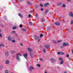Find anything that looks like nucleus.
<instances>
[{"mask_svg":"<svg viewBox=\"0 0 73 73\" xmlns=\"http://www.w3.org/2000/svg\"><path fill=\"white\" fill-rule=\"evenodd\" d=\"M20 2H22V1H23V0H20Z\"/></svg>","mask_w":73,"mask_h":73,"instance_id":"obj_55","label":"nucleus"},{"mask_svg":"<svg viewBox=\"0 0 73 73\" xmlns=\"http://www.w3.org/2000/svg\"><path fill=\"white\" fill-rule=\"evenodd\" d=\"M40 40L39 39H38V42H40Z\"/></svg>","mask_w":73,"mask_h":73,"instance_id":"obj_42","label":"nucleus"},{"mask_svg":"<svg viewBox=\"0 0 73 73\" xmlns=\"http://www.w3.org/2000/svg\"><path fill=\"white\" fill-rule=\"evenodd\" d=\"M71 24H72L73 25V20H72L71 21Z\"/></svg>","mask_w":73,"mask_h":73,"instance_id":"obj_31","label":"nucleus"},{"mask_svg":"<svg viewBox=\"0 0 73 73\" xmlns=\"http://www.w3.org/2000/svg\"><path fill=\"white\" fill-rule=\"evenodd\" d=\"M60 17V18H62V17Z\"/></svg>","mask_w":73,"mask_h":73,"instance_id":"obj_62","label":"nucleus"},{"mask_svg":"<svg viewBox=\"0 0 73 73\" xmlns=\"http://www.w3.org/2000/svg\"><path fill=\"white\" fill-rule=\"evenodd\" d=\"M30 25H32V22H30Z\"/></svg>","mask_w":73,"mask_h":73,"instance_id":"obj_48","label":"nucleus"},{"mask_svg":"<svg viewBox=\"0 0 73 73\" xmlns=\"http://www.w3.org/2000/svg\"><path fill=\"white\" fill-rule=\"evenodd\" d=\"M58 54H61V53H60V52H58Z\"/></svg>","mask_w":73,"mask_h":73,"instance_id":"obj_52","label":"nucleus"},{"mask_svg":"<svg viewBox=\"0 0 73 73\" xmlns=\"http://www.w3.org/2000/svg\"><path fill=\"white\" fill-rule=\"evenodd\" d=\"M65 20L63 21V23H65Z\"/></svg>","mask_w":73,"mask_h":73,"instance_id":"obj_59","label":"nucleus"},{"mask_svg":"<svg viewBox=\"0 0 73 73\" xmlns=\"http://www.w3.org/2000/svg\"><path fill=\"white\" fill-rule=\"evenodd\" d=\"M0 37H1V38H2L3 37V36L1 33H0Z\"/></svg>","mask_w":73,"mask_h":73,"instance_id":"obj_30","label":"nucleus"},{"mask_svg":"<svg viewBox=\"0 0 73 73\" xmlns=\"http://www.w3.org/2000/svg\"><path fill=\"white\" fill-rule=\"evenodd\" d=\"M64 73H67V72L65 71V72H64Z\"/></svg>","mask_w":73,"mask_h":73,"instance_id":"obj_60","label":"nucleus"},{"mask_svg":"<svg viewBox=\"0 0 73 73\" xmlns=\"http://www.w3.org/2000/svg\"><path fill=\"white\" fill-rule=\"evenodd\" d=\"M71 0H67V1H68V2H69Z\"/></svg>","mask_w":73,"mask_h":73,"instance_id":"obj_54","label":"nucleus"},{"mask_svg":"<svg viewBox=\"0 0 73 73\" xmlns=\"http://www.w3.org/2000/svg\"><path fill=\"white\" fill-rule=\"evenodd\" d=\"M43 10H44V9H43L41 8V11H43Z\"/></svg>","mask_w":73,"mask_h":73,"instance_id":"obj_53","label":"nucleus"},{"mask_svg":"<svg viewBox=\"0 0 73 73\" xmlns=\"http://www.w3.org/2000/svg\"><path fill=\"white\" fill-rule=\"evenodd\" d=\"M12 41L14 43V42H15V40H12Z\"/></svg>","mask_w":73,"mask_h":73,"instance_id":"obj_41","label":"nucleus"},{"mask_svg":"<svg viewBox=\"0 0 73 73\" xmlns=\"http://www.w3.org/2000/svg\"><path fill=\"white\" fill-rule=\"evenodd\" d=\"M15 36H16V37L18 36V35L17 33H15Z\"/></svg>","mask_w":73,"mask_h":73,"instance_id":"obj_46","label":"nucleus"},{"mask_svg":"<svg viewBox=\"0 0 73 73\" xmlns=\"http://www.w3.org/2000/svg\"><path fill=\"white\" fill-rule=\"evenodd\" d=\"M49 5V3H46L44 4V6L45 7H48Z\"/></svg>","mask_w":73,"mask_h":73,"instance_id":"obj_4","label":"nucleus"},{"mask_svg":"<svg viewBox=\"0 0 73 73\" xmlns=\"http://www.w3.org/2000/svg\"><path fill=\"white\" fill-rule=\"evenodd\" d=\"M35 69L34 67H33L32 66H30V67L29 70H32Z\"/></svg>","mask_w":73,"mask_h":73,"instance_id":"obj_12","label":"nucleus"},{"mask_svg":"<svg viewBox=\"0 0 73 73\" xmlns=\"http://www.w3.org/2000/svg\"><path fill=\"white\" fill-rule=\"evenodd\" d=\"M35 7L36 9H37V8L38 7V6L37 5H36L35 6Z\"/></svg>","mask_w":73,"mask_h":73,"instance_id":"obj_35","label":"nucleus"},{"mask_svg":"<svg viewBox=\"0 0 73 73\" xmlns=\"http://www.w3.org/2000/svg\"><path fill=\"white\" fill-rule=\"evenodd\" d=\"M16 0H15V1H16L17 3V2H18V1H19V0H18L17 1Z\"/></svg>","mask_w":73,"mask_h":73,"instance_id":"obj_61","label":"nucleus"},{"mask_svg":"<svg viewBox=\"0 0 73 73\" xmlns=\"http://www.w3.org/2000/svg\"><path fill=\"white\" fill-rule=\"evenodd\" d=\"M44 47H45L46 49H49V45H44Z\"/></svg>","mask_w":73,"mask_h":73,"instance_id":"obj_9","label":"nucleus"},{"mask_svg":"<svg viewBox=\"0 0 73 73\" xmlns=\"http://www.w3.org/2000/svg\"><path fill=\"white\" fill-rule=\"evenodd\" d=\"M22 31H26V29H25L24 28H22Z\"/></svg>","mask_w":73,"mask_h":73,"instance_id":"obj_25","label":"nucleus"},{"mask_svg":"<svg viewBox=\"0 0 73 73\" xmlns=\"http://www.w3.org/2000/svg\"><path fill=\"white\" fill-rule=\"evenodd\" d=\"M69 15H70V16H71V17H73V13H72V12H70L69 13Z\"/></svg>","mask_w":73,"mask_h":73,"instance_id":"obj_11","label":"nucleus"},{"mask_svg":"<svg viewBox=\"0 0 73 73\" xmlns=\"http://www.w3.org/2000/svg\"><path fill=\"white\" fill-rule=\"evenodd\" d=\"M55 24L56 25H60V23L58 22H56L55 23Z\"/></svg>","mask_w":73,"mask_h":73,"instance_id":"obj_20","label":"nucleus"},{"mask_svg":"<svg viewBox=\"0 0 73 73\" xmlns=\"http://www.w3.org/2000/svg\"><path fill=\"white\" fill-rule=\"evenodd\" d=\"M48 11H49V10H46L45 11V13H46V14L47 13H48Z\"/></svg>","mask_w":73,"mask_h":73,"instance_id":"obj_27","label":"nucleus"},{"mask_svg":"<svg viewBox=\"0 0 73 73\" xmlns=\"http://www.w3.org/2000/svg\"><path fill=\"white\" fill-rule=\"evenodd\" d=\"M40 60V61H41V62H42L43 61V59H39Z\"/></svg>","mask_w":73,"mask_h":73,"instance_id":"obj_38","label":"nucleus"},{"mask_svg":"<svg viewBox=\"0 0 73 73\" xmlns=\"http://www.w3.org/2000/svg\"><path fill=\"white\" fill-rule=\"evenodd\" d=\"M5 73H8V71L7 70H5Z\"/></svg>","mask_w":73,"mask_h":73,"instance_id":"obj_36","label":"nucleus"},{"mask_svg":"<svg viewBox=\"0 0 73 73\" xmlns=\"http://www.w3.org/2000/svg\"><path fill=\"white\" fill-rule=\"evenodd\" d=\"M18 15L20 17H23V15H22V14H21V13H19L18 14Z\"/></svg>","mask_w":73,"mask_h":73,"instance_id":"obj_15","label":"nucleus"},{"mask_svg":"<svg viewBox=\"0 0 73 73\" xmlns=\"http://www.w3.org/2000/svg\"><path fill=\"white\" fill-rule=\"evenodd\" d=\"M28 17H31V14H29L28 15Z\"/></svg>","mask_w":73,"mask_h":73,"instance_id":"obj_47","label":"nucleus"},{"mask_svg":"<svg viewBox=\"0 0 73 73\" xmlns=\"http://www.w3.org/2000/svg\"><path fill=\"white\" fill-rule=\"evenodd\" d=\"M63 46H61V47H60V48H63Z\"/></svg>","mask_w":73,"mask_h":73,"instance_id":"obj_56","label":"nucleus"},{"mask_svg":"<svg viewBox=\"0 0 73 73\" xmlns=\"http://www.w3.org/2000/svg\"><path fill=\"white\" fill-rule=\"evenodd\" d=\"M69 54H68L66 56V57H69Z\"/></svg>","mask_w":73,"mask_h":73,"instance_id":"obj_51","label":"nucleus"},{"mask_svg":"<svg viewBox=\"0 0 73 73\" xmlns=\"http://www.w3.org/2000/svg\"><path fill=\"white\" fill-rule=\"evenodd\" d=\"M69 60L70 61V60H71V58H69Z\"/></svg>","mask_w":73,"mask_h":73,"instance_id":"obj_58","label":"nucleus"},{"mask_svg":"<svg viewBox=\"0 0 73 73\" xmlns=\"http://www.w3.org/2000/svg\"><path fill=\"white\" fill-rule=\"evenodd\" d=\"M9 54V52H6L5 54V56L6 57H8V54Z\"/></svg>","mask_w":73,"mask_h":73,"instance_id":"obj_8","label":"nucleus"},{"mask_svg":"<svg viewBox=\"0 0 73 73\" xmlns=\"http://www.w3.org/2000/svg\"><path fill=\"white\" fill-rule=\"evenodd\" d=\"M61 41H62V40H59L58 41V43H59V42H61Z\"/></svg>","mask_w":73,"mask_h":73,"instance_id":"obj_43","label":"nucleus"},{"mask_svg":"<svg viewBox=\"0 0 73 73\" xmlns=\"http://www.w3.org/2000/svg\"><path fill=\"white\" fill-rule=\"evenodd\" d=\"M13 29H14V30H15V29H16V27H13Z\"/></svg>","mask_w":73,"mask_h":73,"instance_id":"obj_32","label":"nucleus"},{"mask_svg":"<svg viewBox=\"0 0 73 73\" xmlns=\"http://www.w3.org/2000/svg\"><path fill=\"white\" fill-rule=\"evenodd\" d=\"M27 3L29 5L31 6L32 5V4L29 1H27Z\"/></svg>","mask_w":73,"mask_h":73,"instance_id":"obj_14","label":"nucleus"},{"mask_svg":"<svg viewBox=\"0 0 73 73\" xmlns=\"http://www.w3.org/2000/svg\"><path fill=\"white\" fill-rule=\"evenodd\" d=\"M11 53H12V54H14L15 53V51L13 50L10 51Z\"/></svg>","mask_w":73,"mask_h":73,"instance_id":"obj_16","label":"nucleus"},{"mask_svg":"<svg viewBox=\"0 0 73 73\" xmlns=\"http://www.w3.org/2000/svg\"><path fill=\"white\" fill-rule=\"evenodd\" d=\"M23 27V26H22V25H19V27L20 28H22V27Z\"/></svg>","mask_w":73,"mask_h":73,"instance_id":"obj_45","label":"nucleus"},{"mask_svg":"<svg viewBox=\"0 0 73 73\" xmlns=\"http://www.w3.org/2000/svg\"><path fill=\"white\" fill-rule=\"evenodd\" d=\"M35 16L36 17H38V15L37 14V13L35 14Z\"/></svg>","mask_w":73,"mask_h":73,"instance_id":"obj_39","label":"nucleus"},{"mask_svg":"<svg viewBox=\"0 0 73 73\" xmlns=\"http://www.w3.org/2000/svg\"><path fill=\"white\" fill-rule=\"evenodd\" d=\"M53 42H54V43H56V44L57 43V42H56V41L55 40H53Z\"/></svg>","mask_w":73,"mask_h":73,"instance_id":"obj_28","label":"nucleus"},{"mask_svg":"<svg viewBox=\"0 0 73 73\" xmlns=\"http://www.w3.org/2000/svg\"><path fill=\"white\" fill-rule=\"evenodd\" d=\"M62 7L63 8H65V7H66V5L65 4H63L62 5Z\"/></svg>","mask_w":73,"mask_h":73,"instance_id":"obj_18","label":"nucleus"},{"mask_svg":"<svg viewBox=\"0 0 73 73\" xmlns=\"http://www.w3.org/2000/svg\"><path fill=\"white\" fill-rule=\"evenodd\" d=\"M41 20L42 22H45V19L43 18H41Z\"/></svg>","mask_w":73,"mask_h":73,"instance_id":"obj_19","label":"nucleus"},{"mask_svg":"<svg viewBox=\"0 0 73 73\" xmlns=\"http://www.w3.org/2000/svg\"><path fill=\"white\" fill-rule=\"evenodd\" d=\"M63 45L64 46H68L69 45V44L68 43H65V42H64L63 43Z\"/></svg>","mask_w":73,"mask_h":73,"instance_id":"obj_1","label":"nucleus"},{"mask_svg":"<svg viewBox=\"0 0 73 73\" xmlns=\"http://www.w3.org/2000/svg\"><path fill=\"white\" fill-rule=\"evenodd\" d=\"M43 52L45 53V52L46 51V50L45 49H43Z\"/></svg>","mask_w":73,"mask_h":73,"instance_id":"obj_40","label":"nucleus"},{"mask_svg":"<svg viewBox=\"0 0 73 73\" xmlns=\"http://www.w3.org/2000/svg\"><path fill=\"white\" fill-rule=\"evenodd\" d=\"M59 60H62L61 61L60 63V64H62L63 63H64V60H62V58H59Z\"/></svg>","mask_w":73,"mask_h":73,"instance_id":"obj_6","label":"nucleus"},{"mask_svg":"<svg viewBox=\"0 0 73 73\" xmlns=\"http://www.w3.org/2000/svg\"><path fill=\"white\" fill-rule=\"evenodd\" d=\"M51 62H52V63H54V62H54V61H56V60L53 58H51Z\"/></svg>","mask_w":73,"mask_h":73,"instance_id":"obj_7","label":"nucleus"},{"mask_svg":"<svg viewBox=\"0 0 73 73\" xmlns=\"http://www.w3.org/2000/svg\"><path fill=\"white\" fill-rule=\"evenodd\" d=\"M9 63V60H6L5 62V64H8Z\"/></svg>","mask_w":73,"mask_h":73,"instance_id":"obj_13","label":"nucleus"},{"mask_svg":"<svg viewBox=\"0 0 73 73\" xmlns=\"http://www.w3.org/2000/svg\"><path fill=\"white\" fill-rule=\"evenodd\" d=\"M23 56L24 57H25V58L26 60H27V56H28V54L26 53V54H24Z\"/></svg>","mask_w":73,"mask_h":73,"instance_id":"obj_2","label":"nucleus"},{"mask_svg":"<svg viewBox=\"0 0 73 73\" xmlns=\"http://www.w3.org/2000/svg\"><path fill=\"white\" fill-rule=\"evenodd\" d=\"M43 36V35L42 34H41L40 35V37H42Z\"/></svg>","mask_w":73,"mask_h":73,"instance_id":"obj_29","label":"nucleus"},{"mask_svg":"<svg viewBox=\"0 0 73 73\" xmlns=\"http://www.w3.org/2000/svg\"><path fill=\"white\" fill-rule=\"evenodd\" d=\"M2 46V47H4V45L3 44H0V47Z\"/></svg>","mask_w":73,"mask_h":73,"instance_id":"obj_22","label":"nucleus"},{"mask_svg":"<svg viewBox=\"0 0 73 73\" xmlns=\"http://www.w3.org/2000/svg\"><path fill=\"white\" fill-rule=\"evenodd\" d=\"M17 56H22V55H21V54L20 53H17L16 55Z\"/></svg>","mask_w":73,"mask_h":73,"instance_id":"obj_21","label":"nucleus"},{"mask_svg":"<svg viewBox=\"0 0 73 73\" xmlns=\"http://www.w3.org/2000/svg\"><path fill=\"white\" fill-rule=\"evenodd\" d=\"M64 53L60 52V54H61V55H64Z\"/></svg>","mask_w":73,"mask_h":73,"instance_id":"obj_34","label":"nucleus"},{"mask_svg":"<svg viewBox=\"0 0 73 73\" xmlns=\"http://www.w3.org/2000/svg\"><path fill=\"white\" fill-rule=\"evenodd\" d=\"M1 27H4V26H3V25L2 24L1 25Z\"/></svg>","mask_w":73,"mask_h":73,"instance_id":"obj_50","label":"nucleus"},{"mask_svg":"<svg viewBox=\"0 0 73 73\" xmlns=\"http://www.w3.org/2000/svg\"><path fill=\"white\" fill-rule=\"evenodd\" d=\"M67 31H69V29H68Z\"/></svg>","mask_w":73,"mask_h":73,"instance_id":"obj_63","label":"nucleus"},{"mask_svg":"<svg viewBox=\"0 0 73 73\" xmlns=\"http://www.w3.org/2000/svg\"><path fill=\"white\" fill-rule=\"evenodd\" d=\"M16 58L17 60L18 61H20V58L19 56H17L16 57Z\"/></svg>","mask_w":73,"mask_h":73,"instance_id":"obj_5","label":"nucleus"},{"mask_svg":"<svg viewBox=\"0 0 73 73\" xmlns=\"http://www.w3.org/2000/svg\"><path fill=\"white\" fill-rule=\"evenodd\" d=\"M28 50L30 52H33V50H32V48H29L28 49Z\"/></svg>","mask_w":73,"mask_h":73,"instance_id":"obj_10","label":"nucleus"},{"mask_svg":"<svg viewBox=\"0 0 73 73\" xmlns=\"http://www.w3.org/2000/svg\"><path fill=\"white\" fill-rule=\"evenodd\" d=\"M40 7H43V5H42V4L41 3L40 5Z\"/></svg>","mask_w":73,"mask_h":73,"instance_id":"obj_26","label":"nucleus"},{"mask_svg":"<svg viewBox=\"0 0 73 73\" xmlns=\"http://www.w3.org/2000/svg\"><path fill=\"white\" fill-rule=\"evenodd\" d=\"M8 40L9 41H11V37L10 36L8 37Z\"/></svg>","mask_w":73,"mask_h":73,"instance_id":"obj_23","label":"nucleus"},{"mask_svg":"<svg viewBox=\"0 0 73 73\" xmlns=\"http://www.w3.org/2000/svg\"><path fill=\"white\" fill-rule=\"evenodd\" d=\"M34 39H35V40H37L38 39V38H39V37L37 35H35L34 36Z\"/></svg>","mask_w":73,"mask_h":73,"instance_id":"obj_3","label":"nucleus"},{"mask_svg":"<svg viewBox=\"0 0 73 73\" xmlns=\"http://www.w3.org/2000/svg\"><path fill=\"white\" fill-rule=\"evenodd\" d=\"M33 10H31V13H33Z\"/></svg>","mask_w":73,"mask_h":73,"instance_id":"obj_57","label":"nucleus"},{"mask_svg":"<svg viewBox=\"0 0 73 73\" xmlns=\"http://www.w3.org/2000/svg\"><path fill=\"white\" fill-rule=\"evenodd\" d=\"M20 45H21V46H23V44H22V43H20Z\"/></svg>","mask_w":73,"mask_h":73,"instance_id":"obj_49","label":"nucleus"},{"mask_svg":"<svg viewBox=\"0 0 73 73\" xmlns=\"http://www.w3.org/2000/svg\"><path fill=\"white\" fill-rule=\"evenodd\" d=\"M16 33V32L15 31H13L12 32V34H13V33Z\"/></svg>","mask_w":73,"mask_h":73,"instance_id":"obj_33","label":"nucleus"},{"mask_svg":"<svg viewBox=\"0 0 73 73\" xmlns=\"http://www.w3.org/2000/svg\"><path fill=\"white\" fill-rule=\"evenodd\" d=\"M30 55L31 56V58H33V54L30 53Z\"/></svg>","mask_w":73,"mask_h":73,"instance_id":"obj_17","label":"nucleus"},{"mask_svg":"<svg viewBox=\"0 0 73 73\" xmlns=\"http://www.w3.org/2000/svg\"><path fill=\"white\" fill-rule=\"evenodd\" d=\"M50 28L49 27H48V28Z\"/></svg>","mask_w":73,"mask_h":73,"instance_id":"obj_64","label":"nucleus"},{"mask_svg":"<svg viewBox=\"0 0 73 73\" xmlns=\"http://www.w3.org/2000/svg\"><path fill=\"white\" fill-rule=\"evenodd\" d=\"M37 65H38V67H40V64H38Z\"/></svg>","mask_w":73,"mask_h":73,"instance_id":"obj_44","label":"nucleus"},{"mask_svg":"<svg viewBox=\"0 0 73 73\" xmlns=\"http://www.w3.org/2000/svg\"><path fill=\"white\" fill-rule=\"evenodd\" d=\"M0 68H1V69H3V66H0Z\"/></svg>","mask_w":73,"mask_h":73,"instance_id":"obj_37","label":"nucleus"},{"mask_svg":"<svg viewBox=\"0 0 73 73\" xmlns=\"http://www.w3.org/2000/svg\"><path fill=\"white\" fill-rule=\"evenodd\" d=\"M62 4V3H58L57 4V5L58 6H60V5H61Z\"/></svg>","mask_w":73,"mask_h":73,"instance_id":"obj_24","label":"nucleus"}]
</instances>
